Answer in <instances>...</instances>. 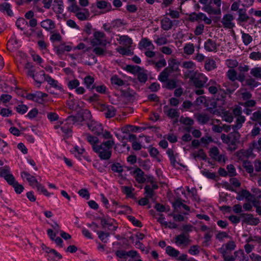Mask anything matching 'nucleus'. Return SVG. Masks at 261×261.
Segmentation results:
<instances>
[{"mask_svg":"<svg viewBox=\"0 0 261 261\" xmlns=\"http://www.w3.org/2000/svg\"><path fill=\"white\" fill-rule=\"evenodd\" d=\"M114 144L113 140L103 142L100 145L93 146V151L96 153L101 160H108L112 155V148Z\"/></svg>","mask_w":261,"mask_h":261,"instance_id":"1","label":"nucleus"},{"mask_svg":"<svg viewBox=\"0 0 261 261\" xmlns=\"http://www.w3.org/2000/svg\"><path fill=\"white\" fill-rule=\"evenodd\" d=\"M241 135L238 131L233 130L227 135L222 134L221 139L222 142L228 145L227 150L230 151L236 150L240 143Z\"/></svg>","mask_w":261,"mask_h":261,"instance_id":"2","label":"nucleus"},{"mask_svg":"<svg viewBox=\"0 0 261 261\" xmlns=\"http://www.w3.org/2000/svg\"><path fill=\"white\" fill-rule=\"evenodd\" d=\"M208 90L210 93L212 94H215L217 92L219 93V94H221L223 104L224 102V98L226 97L227 94H231L234 91L235 89H230L227 88L225 90H222L220 88V86L217 85L216 82L214 80H211L205 86V87H208Z\"/></svg>","mask_w":261,"mask_h":261,"instance_id":"3","label":"nucleus"},{"mask_svg":"<svg viewBox=\"0 0 261 261\" xmlns=\"http://www.w3.org/2000/svg\"><path fill=\"white\" fill-rule=\"evenodd\" d=\"M68 10L75 14V15L80 20H87L90 16L89 11L87 9H81L76 4H72Z\"/></svg>","mask_w":261,"mask_h":261,"instance_id":"4","label":"nucleus"},{"mask_svg":"<svg viewBox=\"0 0 261 261\" xmlns=\"http://www.w3.org/2000/svg\"><path fill=\"white\" fill-rule=\"evenodd\" d=\"M91 117V113L87 110H84L82 112L79 113L75 116H69L66 119L67 123L70 124H74L75 123L79 122H82L85 121L86 119H89Z\"/></svg>","mask_w":261,"mask_h":261,"instance_id":"5","label":"nucleus"},{"mask_svg":"<svg viewBox=\"0 0 261 261\" xmlns=\"http://www.w3.org/2000/svg\"><path fill=\"white\" fill-rule=\"evenodd\" d=\"M193 82L194 86L198 88L203 87L206 83L207 77L201 73H195L194 76L189 77Z\"/></svg>","mask_w":261,"mask_h":261,"instance_id":"6","label":"nucleus"},{"mask_svg":"<svg viewBox=\"0 0 261 261\" xmlns=\"http://www.w3.org/2000/svg\"><path fill=\"white\" fill-rule=\"evenodd\" d=\"M94 38L91 40V43L93 46L102 45L105 46L108 42L106 39L105 33L99 31H96L93 34Z\"/></svg>","mask_w":261,"mask_h":261,"instance_id":"7","label":"nucleus"},{"mask_svg":"<svg viewBox=\"0 0 261 261\" xmlns=\"http://www.w3.org/2000/svg\"><path fill=\"white\" fill-rule=\"evenodd\" d=\"M97 109L103 112L105 117L108 119L114 117L116 113V109L111 105L100 104L98 106Z\"/></svg>","mask_w":261,"mask_h":261,"instance_id":"8","label":"nucleus"},{"mask_svg":"<svg viewBox=\"0 0 261 261\" xmlns=\"http://www.w3.org/2000/svg\"><path fill=\"white\" fill-rule=\"evenodd\" d=\"M213 0H199L200 4L204 5V6L202 9L209 14L219 15L221 13V11L219 9L214 10L212 6Z\"/></svg>","mask_w":261,"mask_h":261,"instance_id":"9","label":"nucleus"},{"mask_svg":"<svg viewBox=\"0 0 261 261\" xmlns=\"http://www.w3.org/2000/svg\"><path fill=\"white\" fill-rule=\"evenodd\" d=\"M0 177H3L9 184L14 180V176L11 173L10 168L5 166L3 168L0 167Z\"/></svg>","mask_w":261,"mask_h":261,"instance_id":"10","label":"nucleus"},{"mask_svg":"<svg viewBox=\"0 0 261 261\" xmlns=\"http://www.w3.org/2000/svg\"><path fill=\"white\" fill-rule=\"evenodd\" d=\"M88 127L94 134L99 136L102 134L103 132V127L102 125L95 121H91L88 123Z\"/></svg>","mask_w":261,"mask_h":261,"instance_id":"11","label":"nucleus"},{"mask_svg":"<svg viewBox=\"0 0 261 261\" xmlns=\"http://www.w3.org/2000/svg\"><path fill=\"white\" fill-rule=\"evenodd\" d=\"M233 19L234 17L232 14H225L221 21L224 28L230 29L234 27V23L232 22Z\"/></svg>","mask_w":261,"mask_h":261,"instance_id":"12","label":"nucleus"},{"mask_svg":"<svg viewBox=\"0 0 261 261\" xmlns=\"http://www.w3.org/2000/svg\"><path fill=\"white\" fill-rule=\"evenodd\" d=\"M252 153V149L249 148L248 149H241L236 153V156L239 160L244 162H247V160L250 156Z\"/></svg>","mask_w":261,"mask_h":261,"instance_id":"13","label":"nucleus"},{"mask_svg":"<svg viewBox=\"0 0 261 261\" xmlns=\"http://www.w3.org/2000/svg\"><path fill=\"white\" fill-rule=\"evenodd\" d=\"M241 217H244L243 222L251 225L256 226L259 223V219L258 218H255L251 214L243 213L241 215Z\"/></svg>","mask_w":261,"mask_h":261,"instance_id":"14","label":"nucleus"},{"mask_svg":"<svg viewBox=\"0 0 261 261\" xmlns=\"http://www.w3.org/2000/svg\"><path fill=\"white\" fill-rule=\"evenodd\" d=\"M40 75L43 76L44 80L46 81L53 87L60 90H62L61 86L58 84V81L53 79L49 75L45 74L43 70L40 71Z\"/></svg>","mask_w":261,"mask_h":261,"instance_id":"15","label":"nucleus"},{"mask_svg":"<svg viewBox=\"0 0 261 261\" xmlns=\"http://www.w3.org/2000/svg\"><path fill=\"white\" fill-rule=\"evenodd\" d=\"M25 68L28 70L27 74L28 75L33 78L34 80L39 84V87L40 86L41 84V82L39 81L38 79V75L37 74H35V72H36V70L34 68V67L33 66L32 63L30 62H28L25 64Z\"/></svg>","mask_w":261,"mask_h":261,"instance_id":"16","label":"nucleus"},{"mask_svg":"<svg viewBox=\"0 0 261 261\" xmlns=\"http://www.w3.org/2000/svg\"><path fill=\"white\" fill-rule=\"evenodd\" d=\"M175 242L178 246H187L190 244L191 240L189 239V235L186 236L184 233H181L175 238Z\"/></svg>","mask_w":261,"mask_h":261,"instance_id":"17","label":"nucleus"},{"mask_svg":"<svg viewBox=\"0 0 261 261\" xmlns=\"http://www.w3.org/2000/svg\"><path fill=\"white\" fill-rule=\"evenodd\" d=\"M218 47L216 41L211 39H207L204 44V48L208 52H216Z\"/></svg>","mask_w":261,"mask_h":261,"instance_id":"18","label":"nucleus"},{"mask_svg":"<svg viewBox=\"0 0 261 261\" xmlns=\"http://www.w3.org/2000/svg\"><path fill=\"white\" fill-rule=\"evenodd\" d=\"M136 180L139 184H143L146 181L144 172L140 168L137 167L133 171Z\"/></svg>","mask_w":261,"mask_h":261,"instance_id":"19","label":"nucleus"},{"mask_svg":"<svg viewBox=\"0 0 261 261\" xmlns=\"http://www.w3.org/2000/svg\"><path fill=\"white\" fill-rule=\"evenodd\" d=\"M180 63L175 59L168 60V66L166 68L172 73L179 71V65Z\"/></svg>","mask_w":261,"mask_h":261,"instance_id":"20","label":"nucleus"},{"mask_svg":"<svg viewBox=\"0 0 261 261\" xmlns=\"http://www.w3.org/2000/svg\"><path fill=\"white\" fill-rule=\"evenodd\" d=\"M237 21L239 24L247 22L250 18L246 13V9H240L238 11Z\"/></svg>","mask_w":261,"mask_h":261,"instance_id":"21","label":"nucleus"},{"mask_svg":"<svg viewBox=\"0 0 261 261\" xmlns=\"http://www.w3.org/2000/svg\"><path fill=\"white\" fill-rule=\"evenodd\" d=\"M41 27L47 31H50L55 28L56 25L54 21L50 19H46L40 23Z\"/></svg>","mask_w":261,"mask_h":261,"instance_id":"22","label":"nucleus"},{"mask_svg":"<svg viewBox=\"0 0 261 261\" xmlns=\"http://www.w3.org/2000/svg\"><path fill=\"white\" fill-rule=\"evenodd\" d=\"M139 45L141 49H154L155 48L151 41L147 38H142L140 41Z\"/></svg>","mask_w":261,"mask_h":261,"instance_id":"23","label":"nucleus"},{"mask_svg":"<svg viewBox=\"0 0 261 261\" xmlns=\"http://www.w3.org/2000/svg\"><path fill=\"white\" fill-rule=\"evenodd\" d=\"M257 81L258 80L251 76L246 79L245 85L250 89H253L261 85V83Z\"/></svg>","mask_w":261,"mask_h":261,"instance_id":"24","label":"nucleus"},{"mask_svg":"<svg viewBox=\"0 0 261 261\" xmlns=\"http://www.w3.org/2000/svg\"><path fill=\"white\" fill-rule=\"evenodd\" d=\"M119 43L126 47L129 48L133 43L132 39L127 35L120 36L117 39Z\"/></svg>","mask_w":261,"mask_h":261,"instance_id":"25","label":"nucleus"},{"mask_svg":"<svg viewBox=\"0 0 261 261\" xmlns=\"http://www.w3.org/2000/svg\"><path fill=\"white\" fill-rule=\"evenodd\" d=\"M0 11L4 14H7L9 16H12L13 15L11 5L6 2L0 4Z\"/></svg>","mask_w":261,"mask_h":261,"instance_id":"26","label":"nucleus"},{"mask_svg":"<svg viewBox=\"0 0 261 261\" xmlns=\"http://www.w3.org/2000/svg\"><path fill=\"white\" fill-rule=\"evenodd\" d=\"M217 68L215 61L211 58H207L204 64V68L207 71H211Z\"/></svg>","mask_w":261,"mask_h":261,"instance_id":"27","label":"nucleus"},{"mask_svg":"<svg viewBox=\"0 0 261 261\" xmlns=\"http://www.w3.org/2000/svg\"><path fill=\"white\" fill-rule=\"evenodd\" d=\"M164 112L169 117L171 118L178 117L179 116V113L177 110L169 109L167 105L164 107Z\"/></svg>","mask_w":261,"mask_h":261,"instance_id":"28","label":"nucleus"},{"mask_svg":"<svg viewBox=\"0 0 261 261\" xmlns=\"http://www.w3.org/2000/svg\"><path fill=\"white\" fill-rule=\"evenodd\" d=\"M161 23V28L165 31H168L173 27V21L167 17L163 18Z\"/></svg>","mask_w":261,"mask_h":261,"instance_id":"29","label":"nucleus"},{"mask_svg":"<svg viewBox=\"0 0 261 261\" xmlns=\"http://www.w3.org/2000/svg\"><path fill=\"white\" fill-rule=\"evenodd\" d=\"M182 67L186 69L193 70L195 67V65L194 63L192 61H184L182 64ZM192 72H193V70H192V71H189L188 72H185V76L187 78L190 77L189 75Z\"/></svg>","mask_w":261,"mask_h":261,"instance_id":"30","label":"nucleus"},{"mask_svg":"<svg viewBox=\"0 0 261 261\" xmlns=\"http://www.w3.org/2000/svg\"><path fill=\"white\" fill-rule=\"evenodd\" d=\"M171 73L172 72L166 67L159 74L158 80L162 83L166 82Z\"/></svg>","mask_w":261,"mask_h":261,"instance_id":"31","label":"nucleus"},{"mask_svg":"<svg viewBox=\"0 0 261 261\" xmlns=\"http://www.w3.org/2000/svg\"><path fill=\"white\" fill-rule=\"evenodd\" d=\"M55 48L57 55H62L65 53V51H70L71 50L72 47L70 45L61 44L58 46H56Z\"/></svg>","mask_w":261,"mask_h":261,"instance_id":"32","label":"nucleus"},{"mask_svg":"<svg viewBox=\"0 0 261 261\" xmlns=\"http://www.w3.org/2000/svg\"><path fill=\"white\" fill-rule=\"evenodd\" d=\"M250 74L252 77L261 81V66H255L251 68Z\"/></svg>","mask_w":261,"mask_h":261,"instance_id":"33","label":"nucleus"},{"mask_svg":"<svg viewBox=\"0 0 261 261\" xmlns=\"http://www.w3.org/2000/svg\"><path fill=\"white\" fill-rule=\"evenodd\" d=\"M236 122L235 124L232 125V129L233 130L238 131V129L241 128L243 124L245 121V117L244 116L236 117Z\"/></svg>","mask_w":261,"mask_h":261,"instance_id":"34","label":"nucleus"},{"mask_svg":"<svg viewBox=\"0 0 261 261\" xmlns=\"http://www.w3.org/2000/svg\"><path fill=\"white\" fill-rule=\"evenodd\" d=\"M196 118L200 124H204L210 121V117L208 114L199 113L196 115Z\"/></svg>","mask_w":261,"mask_h":261,"instance_id":"35","label":"nucleus"},{"mask_svg":"<svg viewBox=\"0 0 261 261\" xmlns=\"http://www.w3.org/2000/svg\"><path fill=\"white\" fill-rule=\"evenodd\" d=\"M71 128L72 125L69 123H67V122L61 126V130L67 137L72 136V131Z\"/></svg>","mask_w":261,"mask_h":261,"instance_id":"36","label":"nucleus"},{"mask_svg":"<svg viewBox=\"0 0 261 261\" xmlns=\"http://www.w3.org/2000/svg\"><path fill=\"white\" fill-rule=\"evenodd\" d=\"M47 96V94L40 91H37L34 93L35 101L39 103H43L44 98Z\"/></svg>","mask_w":261,"mask_h":261,"instance_id":"37","label":"nucleus"},{"mask_svg":"<svg viewBox=\"0 0 261 261\" xmlns=\"http://www.w3.org/2000/svg\"><path fill=\"white\" fill-rule=\"evenodd\" d=\"M84 135L86 136L87 141L92 145L93 149V146L98 145L97 143L99 142V139L97 137L92 136L89 134H85Z\"/></svg>","mask_w":261,"mask_h":261,"instance_id":"38","label":"nucleus"},{"mask_svg":"<svg viewBox=\"0 0 261 261\" xmlns=\"http://www.w3.org/2000/svg\"><path fill=\"white\" fill-rule=\"evenodd\" d=\"M137 74L138 79L140 82L142 83H145L147 81L148 79V76L146 71H145L143 68H141Z\"/></svg>","mask_w":261,"mask_h":261,"instance_id":"39","label":"nucleus"},{"mask_svg":"<svg viewBox=\"0 0 261 261\" xmlns=\"http://www.w3.org/2000/svg\"><path fill=\"white\" fill-rule=\"evenodd\" d=\"M111 84L113 85L117 86H121L124 85L125 83L122 79L119 78L118 75H113L111 78Z\"/></svg>","mask_w":261,"mask_h":261,"instance_id":"40","label":"nucleus"},{"mask_svg":"<svg viewBox=\"0 0 261 261\" xmlns=\"http://www.w3.org/2000/svg\"><path fill=\"white\" fill-rule=\"evenodd\" d=\"M111 170L116 173H118L119 176H122L123 168L119 163H113L111 166Z\"/></svg>","mask_w":261,"mask_h":261,"instance_id":"41","label":"nucleus"},{"mask_svg":"<svg viewBox=\"0 0 261 261\" xmlns=\"http://www.w3.org/2000/svg\"><path fill=\"white\" fill-rule=\"evenodd\" d=\"M144 190L145 197L148 199L150 198L152 200H154L153 197L155 195V192L152 189H151V187L149 185H146L144 187Z\"/></svg>","mask_w":261,"mask_h":261,"instance_id":"42","label":"nucleus"},{"mask_svg":"<svg viewBox=\"0 0 261 261\" xmlns=\"http://www.w3.org/2000/svg\"><path fill=\"white\" fill-rule=\"evenodd\" d=\"M9 185L12 186L17 194H20L23 190L24 188L22 185L19 184L14 178L13 181L10 182Z\"/></svg>","mask_w":261,"mask_h":261,"instance_id":"43","label":"nucleus"},{"mask_svg":"<svg viewBox=\"0 0 261 261\" xmlns=\"http://www.w3.org/2000/svg\"><path fill=\"white\" fill-rule=\"evenodd\" d=\"M166 252L170 256L176 257L179 254V251L172 246H168L166 248Z\"/></svg>","mask_w":261,"mask_h":261,"instance_id":"44","label":"nucleus"},{"mask_svg":"<svg viewBox=\"0 0 261 261\" xmlns=\"http://www.w3.org/2000/svg\"><path fill=\"white\" fill-rule=\"evenodd\" d=\"M203 15V13H192L190 14L189 15V20L192 22L195 21H199L200 20H202Z\"/></svg>","mask_w":261,"mask_h":261,"instance_id":"45","label":"nucleus"},{"mask_svg":"<svg viewBox=\"0 0 261 261\" xmlns=\"http://www.w3.org/2000/svg\"><path fill=\"white\" fill-rule=\"evenodd\" d=\"M96 6L99 9H107L108 11H110L112 7L111 4L105 1H97Z\"/></svg>","mask_w":261,"mask_h":261,"instance_id":"46","label":"nucleus"},{"mask_svg":"<svg viewBox=\"0 0 261 261\" xmlns=\"http://www.w3.org/2000/svg\"><path fill=\"white\" fill-rule=\"evenodd\" d=\"M94 79L92 76L90 75L86 76L84 79V84L86 86V88L87 89H90V90H92V86L94 85L93 83L94 82Z\"/></svg>","mask_w":261,"mask_h":261,"instance_id":"47","label":"nucleus"},{"mask_svg":"<svg viewBox=\"0 0 261 261\" xmlns=\"http://www.w3.org/2000/svg\"><path fill=\"white\" fill-rule=\"evenodd\" d=\"M15 24L18 29L23 31L28 25V22L23 18H19L16 20Z\"/></svg>","mask_w":261,"mask_h":261,"instance_id":"48","label":"nucleus"},{"mask_svg":"<svg viewBox=\"0 0 261 261\" xmlns=\"http://www.w3.org/2000/svg\"><path fill=\"white\" fill-rule=\"evenodd\" d=\"M195 48L193 43H187L184 47V52L185 54L191 55L194 52Z\"/></svg>","mask_w":261,"mask_h":261,"instance_id":"49","label":"nucleus"},{"mask_svg":"<svg viewBox=\"0 0 261 261\" xmlns=\"http://www.w3.org/2000/svg\"><path fill=\"white\" fill-rule=\"evenodd\" d=\"M242 39L244 45H248L252 41V37L248 33L244 32H241Z\"/></svg>","mask_w":261,"mask_h":261,"instance_id":"50","label":"nucleus"},{"mask_svg":"<svg viewBox=\"0 0 261 261\" xmlns=\"http://www.w3.org/2000/svg\"><path fill=\"white\" fill-rule=\"evenodd\" d=\"M234 258L240 261H246V256L244 251L242 249L236 251L234 252Z\"/></svg>","mask_w":261,"mask_h":261,"instance_id":"51","label":"nucleus"},{"mask_svg":"<svg viewBox=\"0 0 261 261\" xmlns=\"http://www.w3.org/2000/svg\"><path fill=\"white\" fill-rule=\"evenodd\" d=\"M250 119L254 121H259V124L261 125V109L254 112Z\"/></svg>","mask_w":261,"mask_h":261,"instance_id":"52","label":"nucleus"},{"mask_svg":"<svg viewBox=\"0 0 261 261\" xmlns=\"http://www.w3.org/2000/svg\"><path fill=\"white\" fill-rule=\"evenodd\" d=\"M121 189L123 193L125 194L126 196L129 197H133L134 196L133 191L134 190V189L132 187L122 186Z\"/></svg>","mask_w":261,"mask_h":261,"instance_id":"53","label":"nucleus"},{"mask_svg":"<svg viewBox=\"0 0 261 261\" xmlns=\"http://www.w3.org/2000/svg\"><path fill=\"white\" fill-rule=\"evenodd\" d=\"M179 122L186 125L192 126L194 124V120L190 117H185L181 116L179 119Z\"/></svg>","mask_w":261,"mask_h":261,"instance_id":"54","label":"nucleus"},{"mask_svg":"<svg viewBox=\"0 0 261 261\" xmlns=\"http://www.w3.org/2000/svg\"><path fill=\"white\" fill-rule=\"evenodd\" d=\"M85 151V150L83 148H80L78 146H75L74 147V150L73 151V153L74 154V155L77 159L81 160V155L84 153Z\"/></svg>","mask_w":261,"mask_h":261,"instance_id":"55","label":"nucleus"},{"mask_svg":"<svg viewBox=\"0 0 261 261\" xmlns=\"http://www.w3.org/2000/svg\"><path fill=\"white\" fill-rule=\"evenodd\" d=\"M226 75L228 79L232 82H234L237 80V72L234 69L228 70L227 72Z\"/></svg>","mask_w":261,"mask_h":261,"instance_id":"56","label":"nucleus"},{"mask_svg":"<svg viewBox=\"0 0 261 261\" xmlns=\"http://www.w3.org/2000/svg\"><path fill=\"white\" fill-rule=\"evenodd\" d=\"M141 68L138 66H134V65H128L126 67V70L133 74H137L139 70H140Z\"/></svg>","mask_w":261,"mask_h":261,"instance_id":"57","label":"nucleus"},{"mask_svg":"<svg viewBox=\"0 0 261 261\" xmlns=\"http://www.w3.org/2000/svg\"><path fill=\"white\" fill-rule=\"evenodd\" d=\"M177 87V82L174 79L168 80L166 82V84L165 86L166 88L169 90H173L176 88Z\"/></svg>","mask_w":261,"mask_h":261,"instance_id":"58","label":"nucleus"},{"mask_svg":"<svg viewBox=\"0 0 261 261\" xmlns=\"http://www.w3.org/2000/svg\"><path fill=\"white\" fill-rule=\"evenodd\" d=\"M117 51L119 54L122 55H132L133 54V52L129 49V48L126 47H120L118 48Z\"/></svg>","mask_w":261,"mask_h":261,"instance_id":"59","label":"nucleus"},{"mask_svg":"<svg viewBox=\"0 0 261 261\" xmlns=\"http://www.w3.org/2000/svg\"><path fill=\"white\" fill-rule=\"evenodd\" d=\"M93 52L98 56H103L106 53V48L96 46L93 48Z\"/></svg>","mask_w":261,"mask_h":261,"instance_id":"60","label":"nucleus"},{"mask_svg":"<svg viewBox=\"0 0 261 261\" xmlns=\"http://www.w3.org/2000/svg\"><path fill=\"white\" fill-rule=\"evenodd\" d=\"M16 111L17 113L20 114H25L28 110V107L25 105H18L17 107H15Z\"/></svg>","mask_w":261,"mask_h":261,"instance_id":"61","label":"nucleus"},{"mask_svg":"<svg viewBox=\"0 0 261 261\" xmlns=\"http://www.w3.org/2000/svg\"><path fill=\"white\" fill-rule=\"evenodd\" d=\"M127 218L134 226L139 227H141L142 226L141 222L139 220L136 219L134 216L129 215L127 216Z\"/></svg>","mask_w":261,"mask_h":261,"instance_id":"62","label":"nucleus"},{"mask_svg":"<svg viewBox=\"0 0 261 261\" xmlns=\"http://www.w3.org/2000/svg\"><path fill=\"white\" fill-rule=\"evenodd\" d=\"M97 233L98 235L99 239L104 243L107 242V239L110 236V233L105 232L103 231H97Z\"/></svg>","mask_w":261,"mask_h":261,"instance_id":"63","label":"nucleus"},{"mask_svg":"<svg viewBox=\"0 0 261 261\" xmlns=\"http://www.w3.org/2000/svg\"><path fill=\"white\" fill-rule=\"evenodd\" d=\"M226 169L228 171L227 173L229 176L232 177L236 175V168L232 164L228 165L226 167Z\"/></svg>","mask_w":261,"mask_h":261,"instance_id":"64","label":"nucleus"}]
</instances>
